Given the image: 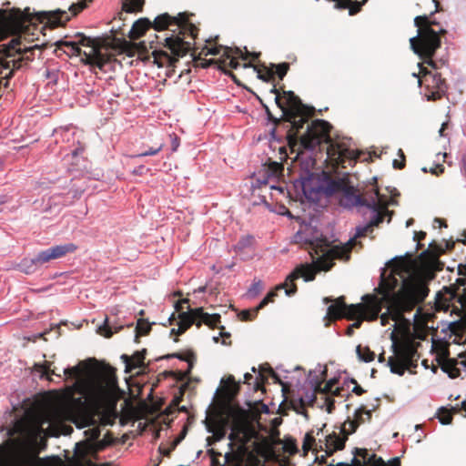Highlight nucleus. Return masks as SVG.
<instances>
[{
	"label": "nucleus",
	"mask_w": 466,
	"mask_h": 466,
	"mask_svg": "<svg viewBox=\"0 0 466 466\" xmlns=\"http://www.w3.org/2000/svg\"><path fill=\"white\" fill-rule=\"evenodd\" d=\"M375 291L382 295L387 311L380 315V323L386 326L389 319L400 322L406 312L412 311L421 304L430 291L427 283L412 276L402 266L391 268L388 276L381 274L380 282Z\"/></svg>",
	"instance_id": "obj_1"
},
{
	"label": "nucleus",
	"mask_w": 466,
	"mask_h": 466,
	"mask_svg": "<svg viewBox=\"0 0 466 466\" xmlns=\"http://www.w3.org/2000/svg\"><path fill=\"white\" fill-rule=\"evenodd\" d=\"M432 15L433 13L430 15H418L414 18L418 34L410 39V45L412 51L423 61L418 65L419 73H414L413 76L419 78V85L423 88V94L427 100L437 101L446 94V82L440 74L431 73L423 66V64L436 67L432 57L441 47V35L446 34V30L439 22L432 19Z\"/></svg>",
	"instance_id": "obj_2"
},
{
	"label": "nucleus",
	"mask_w": 466,
	"mask_h": 466,
	"mask_svg": "<svg viewBox=\"0 0 466 466\" xmlns=\"http://www.w3.org/2000/svg\"><path fill=\"white\" fill-rule=\"evenodd\" d=\"M273 84L269 89L270 94L275 95V102L282 111V117L276 118L269 108L263 105L268 119L275 125L289 123L286 137L292 151L298 146V136L304 125L308 123L309 117L314 114V108L302 103L300 98L293 91H285Z\"/></svg>",
	"instance_id": "obj_3"
},
{
	"label": "nucleus",
	"mask_w": 466,
	"mask_h": 466,
	"mask_svg": "<svg viewBox=\"0 0 466 466\" xmlns=\"http://www.w3.org/2000/svg\"><path fill=\"white\" fill-rule=\"evenodd\" d=\"M331 126L322 119L313 120L307 127L306 133L299 138V148L314 150L322 142L329 143L328 157L335 167L346 168L353 165L360 157V152L350 147L346 141H331L329 137Z\"/></svg>",
	"instance_id": "obj_4"
},
{
	"label": "nucleus",
	"mask_w": 466,
	"mask_h": 466,
	"mask_svg": "<svg viewBox=\"0 0 466 466\" xmlns=\"http://www.w3.org/2000/svg\"><path fill=\"white\" fill-rule=\"evenodd\" d=\"M192 14L179 13L177 16H172L167 13L157 15L151 27L156 31L171 30L174 34L165 38V46L171 54L177 57H183L191 49V44L184 40L180 35H187L195 39L198 34V28L190 21Z\"/></svg>",
	"instance_id": "obj_5"
},
{
	"label": "nucleus",
	"mask_w": 466,
	"mask_h": 466,
	"mask_svg": "<svg viewBox=\"0 0 466 466\" xmlns=\"http://www.w3.org/2000/svg\"><path fill=\"white\" fill-rule=\"evenodd\" d=\"M44 429L39 422H31L26 419H20L15 421L9 431V435L17 437L10 439L8 442L21 454L20 462L17 466H38L41 459L38 457V441L44 447L46 441L42 438Z\"/></svg>",
	"instance_id": "obj_6"
},
{
	"label": "nucleus",
	"mask_w": 466,
	"mask_h": 466,
	"mask_svg": "<svg viewBox=\"0 0 466 466\" xmlns=\"http://www.w3.org/2000/svg\"><path fill=\"white\" fill-rule=\"evenodd\" d=\"M76 36L77 41L56 42L57 50L63 46L67 47L72 56H83L82 60L85 64L98 67L100 70L116 60L114 54L102 52V46L97 39H92L82 33Z\"/></svg>",
	"instance_id": "obj_7"
},
{
	"label": "nucleus",
	"mask_w": 466,
	"mask_h": 466,
	"mask_svg": "<svg viewBox=\"0 0 466 466\" xmlns=\"http://www.w3.org/2000/svg\"><path fill=\"white\" fill-rule=\"evenodd\" d=\"M373 231V228L370 223L365 226L357 227L356 234L353 238H350L343 246L330 247L329 242L325 238H316L309 242V253L312 259L319 260V258H328L325 259L329 263L330 268L334 266V260L339 259L349 261L350 258V252L352 248L357 243V238L365 237L368 233Z\"/></svg>",
	"instance_id": "obj_8"
},
{
	"label": "nucleus",
	"mask_w": 466,
	"mask_h": 466,
	"mask_svg": "<svg viewBox=\"0 0 466 466\" xmlns=\"http://www.w3.org/2000/svg\"><path fill=\"white\" fill-rule=\"evenodd\" d=\"M327 258H328L326 257L320 259L319 258V260L312 259V264H301L295 268V269L287 276L284 283L277 285L267 294V296L257 306V309H262L269 302H273L275 298L278 297L279 290L285 289L287 296H293L298 290L295 283L298 279L303 278L305 281H312L315 279L318 272L329 270L331 265L325 261Z\"/></svg>",
	"instance_id": "obj_9"
},
{
	"label": "nucleus",
	"mask_w": 466,
	"mask_h": 466,
	"mask_svg": "<svg viewBox=\"0 0 466 466\" xmlns=\"http://www.w3.org/2000/svg\"><path fill=\"white\" fill-rule=\"evenodd\" d=\"M119 388L115 373L111 370L100 372L82 390L85 398L97 407H115L118 400Z\"/></svg>",
	"instance_id": "obj_10"
},
{
	"label": "nucleus",
	"mask_w": 466,
	"mask_h": 466,
	"mask_svg": "<svg viewBox=\"0 0 466 466\" xmlns=\"http://www.w3.org/2000/svg\"><path fill=\"white\" fill-rule=\"evenodd\" d=\"M391 338L393 340L392 350L394 356L389 358L388 366L392 373L402 376L406 370L417 367V361L420 357L417 348L420 343H416L410 339L397 341L394 334H392Z\"/></svg>",
	"instance_id": "obj_11"
},
{
	"label": "nucleus",
	"mask_w": 466,
	"mask_h": 466,
	"mask_svg": "<svg viewBox=\"0 0 466 466\" xmlns=\"http://www.w3.org/2000/svg\"><path fill=\"white\" fill-rule=\"evenodd\" d=\"M76 249V246L73 243L57 245L39 252L33 258H24L18 267L22 272L25 274H32L43 264L47 263L53 259L65 257L66 254L72 253Z\"/></svg>",
	"instance_id": "obj_12"
},
{
	"label": "nucleus",
	"mask_w": 466,
	"mask_h": 466,
	"mask_svg": "<svg viewBox=\"0 0 466 466\" xmlns=\"http://www.w3.org/2000/svg\"><path fill=\"white\" fill-rule=\"evenodd\" d=\"M41 46L34 45L26 46L20 38L12 39L8 45L0 46V58L8 62L10 67L19 69L22 66V61H31L34 58V51L40 50Z\"/></svg>",
	"instance_id": "obj_13"
},
{
	"label": "nucleus",
	"mask_w": 466,
	"mask_h": 466,
	"mask_svg": "<svg viewBox=\"0 0 466 466\" xmlns=\"http://www.w3.org/2000/svg\"><path fill=\"white\" fill-rule=\"evenodd\" d=\"M329 187L332 191L342 193L339 204L344 208L367 207L369 204L370 188L363 194H360L354 187L350 186L345 179L340 178L331 181Z\"/></svg>",
	"instance_id": "obj_14"
},
{
	"label": "nucleus",
	"mask_w": 466,
	"mask_h": 466,
	"mask_svg": "<svg viewBox=\"0 0 466 466\" xmlns=\"http://www.w3.org/2000/svg\"><path fill=\"white\" fill-rule=\"evenodd\" d=\"M324 302H334L329 305L327 309V318L329 320H337L342 318L350 320L363 319L364 305L361 303L347 305L344 296H340L334 300L327 297L324 299Z\"/></svg>",
	"instance_id": "obj_15"
},
{
	"label": "nucleus",
	"mask_w": 466,
	"mask_h": 466,
	"mask_svg": "<svg viewBox=\"0 0 466 466\" xmlns=\"http://www.w3.org/2000/svg\"><path fill=\"white\" fill-rule=\"evenodd\" d=\"M390 201L385 199L384 196L380 194L377 187H372L370 191V200L367 206L368 208L374 212L373 218L369 222L372 228L378 227L382 223L386 217H388V223L390 222L393 211H390L388 207Z\"/></svg>",
	"instance_id": "obj_16"
},
{
	"label": "nucleus",
	"mask_w": 466,
	"mask_h": 466,
	"mask_svg": "<svg viewBox=\"0 0 466 466\" xmlns=\"http://www.w3.org/2000/svg\"><path fill=\"white\" fill-rule=\"evenodd\" d=\"M149 48L153 49L151 56L148 54V48L144 41L136 43V53L138 54L140 59L143 61H148L152 56L154 64L157 65L158 67H163L164 66H175V63L177 62L179 58L174 56L172 54H168L167 51L156 49L153 41L150 42Z\"/></svg>",
	"instance_id": "obj_17"
},
{
	"label": "nucleus",
	"mask_w": 466,
	"mask_h": 466,
	"mask_svg": "<svg viewBox=\"0 0 466 466\" xmlns=\"http://www.w3.org/2000/svg\"><path fill=\"white\" fill-rule=\"evenodd\" d=\"M339 431H333L325 436L324 441L319 440V450L324 451L326 457L333 455L338 451H342L345 448L346 441L349 437V432L344 427H339Z\"/></svg>",
	"instance_id": "obj_18"
},
{
	"label": "nucleus",
	"mask_w": 466,
	"mask_h": 466,
	"mask_svg": "<svg viewBox=\"0 0 466 466\" xmlns=\"http://www.w3.org/2000/svg\"><path fill=\"white\" fill-rule=\"evenodd\" d=\"M353 459L351 463L339 462L336 465L328 466H386L384 460L378 457L375 453H370L367 449L355 448L353 451Z\"/></svg>",
	"instance_id": "obj_19"
},
{
	"label": "nucleus",
	"mask_w": 466,
	"mask_h": 466,
	"mask_svg": "<svg viewBox=\"0 0 466 466\" xmlns=\"http://www.w3.org/2000/svg\"><path fill=\"white\" fill-rule=\"evenodd\" d=\"M238 57H240V56L235 53V49L225 47L221 57L218 59V67L230 76L234 82L239 85L236 76L232 72L228 71V68L237 69L240 66V63L238 61Z\"/></svg>",
	"instance_id": "obj_20"
},
{
	"label": "nucleus",
	"mask_w": 466,
	"mask_h": 466,
	"mask_svg": "<svg viewBox=\"0 0 466 466\" xmlns=\"http://www.w3.org/2000/svg\"><path fill=\"white\" fill-rule=\"evenodd\" d=\"M362 299L364 300V311H363V319L367 320H376L379 318V315L384 307V300H382V296L379 298L376 295H365Z\"/></svg>",
	"instance_id": "obj_21"
},
{
	"label": "nucleus",
	"mask_w": 466,
	"mask_h": 466,
	"mask_svg": "<svg viewBox=\"0 0 466 466\" xmlns=\"http://www.w3.org/2000/svg\"><path fill=\"white\" fill-rule=\"evenodd\" d=\"M264 372L268 373L275 380V382L280 383L283 386V391L286 390V385H283L282 381L279 378V376L275 373L271 367L263 368L260 367V372L258 377L255 378L250 373H246L244 375V383L251 385L253 384V390L255 391L263 390L265 391L264 383L267 380V378L264 377Z\"/></svg>",
	"instance_id": "obj_22"
},
{
	"label": "nucleus",
	"mask_w": 466,
	"mask_h": 466,
	"mask_svg": "<svg viewBox=\"0 0 466 466\" xmlns=\"http://www.w3.org/2000/svg\"><path fill=\"white\" fill-rule=\"evenodd\" d=\"M30 19L19 9L10 11L0 9V25L5 26L20 27Z\"/></svg>",
	"instance_id": "obj_23"
},
{
	"label": "nucleus",
	"mask_w": 466,
	"mask_h": 466,
	"mask_svg": "<svg viewBox=\"0 0 466 466\" xmlns=\"http://www.w3.org/2000/svg\"><path fill=\"white\" fill-rule=\"evenodd\" d=\"M147 350L143 349L142 350L136 351L132 356H128L127 354H123L121 359L126 365V372H131L133 370L137 368L145 367L144 360L146 358Z\"/></svg>",
	"instance_id": "obj_24"
},
{
	"label": "nucleus",
	"mask_w": 466,
	"mask_h": 466,
	"mask_svg": "<svg viewBox=\"0 0 466 466\" xmlns=\"http://www.w3.org/2000/svg\"><path fill=\"white\" fill-rule=\"evenodd\" d=\"M224 48L225 47H222V46H215V47H212V48H208V47H205L202 49V51L196 56H194V62H195V66H200L202 68H208V66H210L211 65L213 64H216L218 65V60H215V59H206L204 57H202V56H208V55H213V56H217V55H219L221 51L224 52Z\"/></svg>",
	"instance_id": "obj_25"
},
{
	"label": "nucleus",
	"mask_w": 466,
	"mask_h": 466,
	"mask_svg": "<svg viewBox=\"0 0 466 466\" xmlns=\"http://www.w3.org/2000/svg\"><path fill=\"white\" fill-rule=\"evenodd\" d=\"M362 415L367 416L368 421L371 420V410H366L364 406H361L355 411V420H348L340 427L345 426V429L347 430V432H349V435L355 432L359 425L365 421V420L362 418Z\"/></svg>",
	"instance_id": "obj_26"
},
{
	"label": "nucleus",
	"mask_w": 466,
	"mask_h": 466,
	"mask_svg": "<svg viewBox=\"0 0 466 466\" xmlns=\"http://www.w3.org/2000/svg\"><path fill=\"white\" fill-rule=\"evenodd\" d=\"M243 67H253L258 74V77L264 82L272 83L275 81V73L274 70L272 69L271 64L268 66L264 64L255 66L251 62H248L244 63Z\"/></svg>",
	"instance_id": "obj_27"
},
{
	"label": "nucleus",
	"mask_w": 466,
	"mask_h": 466,
	"mask_svg": "<svg viewBox=\"0 0 466 466\" xmlns=\"http://www.w3.org/2000/svg\"><path fill=\"white\" fill-rule=\"evenodd\" d=\"M151 28V21L148 18H140L136 21L129 32V37L133 40L138 39Z\"/></svg>",
	"instance_id": "obj_28"
},
{
	"label": "nucleus",
	"mask_w": 466,
	"mask_h": 466,
	"mask_svg": "<svg viewBox=\"0 0 466 466\" xmlns=\"http://www.w3.org/2000/svg\"><path fill=\"white\" fill-rule=\"evenodd\" d=\"M43 15L47 19V24L51 28L63 25L66 21L69 20V16L66 11L57 10L53 13H45Z\"/></svg>",
	"instance_id": "obj_29"
},
{
	"label": "nucleus",
	"mask_w": 466,
	"mask_h": 466,
	"mask_svg": "<svg viewBox=\"0 0 466 466\" xmlns=\"http://www.w3.org/2000/svg\"><path fill=\"white\" fill-rule=\"evenodd\" d=\"M178 318V328H177V335H182L187 329H189L193 324L196 325V321L194 319V315L192 313V309L188 308L187 312H181L177 315Z\"/></svg>",
	"instance_id": "obj_30"
},
{
	"label": "nucleus",
	"mask_w": 466,
	"mask_h": 466,
	"mask_svg": "<svg viewBox=\"0 0 466 466\" xmlns=\"http://www.w3.org/2000/svg\"><path fill=\"white\" fill-rule=\"evenodd\" d=\"M458 365L466 368V360L457 361L455 360L448 359L442 363L441 369L444 372L448 373L449 377L455 379L461 375V370Z\"/></svg>",
	"instance_id": "obj_31"
},
{
	"label": "nucleus",
	"mask_w": 466,
	"mask_h": 466,
	"mask_svg": "<svg viewBox=\"0 0 466 466\" xmlns=\"http://www.w3.org/2000/svg\"><path fill=\"white\" fill-rule=\"evenodd\" d=\"M228 424V419H220L213 423L212 426H208V431L212 432L213 435L210 439L214 441H221L226 435V428Z\"/></svg>",
	"instance_id": "obj_32"
},
{
	"label": "nucleus",
	"mask_w": 466,
	"mask_h": 466,
	"mask_svg": "<svg viewBox=\"0 0 466 466\" xmlns=\"http://www.w3.org/2000/svg\"><path fill=\"white\" fill-rule=\"evenodd\" d=\"M161 360H170V359H178L180 360L186 361L188 364V369L192 370L194 366V362L196 361V354L192 350H187L184 352H176L171 354H167L160 358Z\"/></svg>",
	"instance_id": "obj_33"
},
{
	"label": "nucleus",
	"mask_w": 466,
	"mask_h": 466,
	"mask_svg": "<svg viewBox=\"0 0 466 466\" xmlns=\"http://www.w3.org/2000/svg\"><path fill=\"white\" fill-rule=\"evenodd\" d=\"M224 382V393L226 398L229 400H233L239 391L240 386L239 383L235 381V379L232 375H229Z\"/></svg>",
	"instance_id": "obj_34"
},
{
	"label": "nucleus",
	"mask_w": 466,
	"mask_h": 466,
	"mask_svg": "<svg viewBox=\"0 0 466 466\" xmlns=\"http://www.w3.org/2000/svg\"><path fill=\"white\" fill-rule=\"evenodd\" d=\"M314 431H308L305 434L303 444H302V450L305 454H307L309 451H319V442L316 441Z\"/></svg>",
	"instance_id": "obj_35"
},
{
	"label": "nucleus",
	"mask_w": 466,
	"mask_h": 466,
	"mask_svg": "<svg viewBox=\"0 0 466 466\" xmlns=\"http://www.w3.org/2000/svg\"><path fill=\"white\" fill-rule=\"evenodd\" d=\"M192 313L198 328H200L202 324L207 325L208 319L212 315L205 312L203 308L192 309Z\"/></svg>",
	"instance_id": "obj_36"
},
{
	"label": "nucleus",
	"mask_w": 466,
	"mask_h": 466,
	"mask_svg": "<svg viewBox=\"0 0 466 466\" xmlns=\"http://www.w3.org/2000/svg\"><path fill=\"white\" fill-rule=\"evenodd\" d=\"M144 4L145 0H125L123 9L127 13L140 12Z\"/></svg>",
	"instance_id": "obj_37"
},
{
	"label": "nucleus",
	"mask_w": 466,
	"mask_h": 466,
	"mask_svg": "<svg viewBox=\"0 0 466 466\" xmlns=\"http://www.w3.org/2000/svg\"><path fill=\"white\" fill-rule=\"evenodd\" d=\"M51 361L45 360L43 363H35L34 369L35 371L41 373V377L49 379L51 374H56L54 370H51Z\"/></svg>",
	"instance_id": "obj_38"
},
{
	"label": "nucleus",
	"mask_w": 466,
	"mask_h": 466,
	"mask_svg": "<svg viewBox=\"0 0 466 466\" xmlns=\"http://www.w3.org/2000/svg\"><path fill=\"white\" fill-rule=\"evenodd\" d=\"M356 351L359 358L365 362L372 361L375 359V353L371 351L369 347H362L359 345Z\"/></svg>",
	"instance_id": "obj_39"
},
{
	"label": "nucleus",
	"mask_w": 466,
	"mask_h": 466,
	"mask_svg": "<svg viewBox=\"0 0 466 466\" xmlns=\"http://www.w3.org/2000/svg\"><path fill=\"white\" fill-rule=\"evenodd\" d=\"M151 330V325L145 319H138L136 327V341L138 342L139 336L147 335Z\"/></svg>",
	"instance_id": "obj_40"
},
{
	"label": "nucleus",
	"mask_w": 466,
	"mask_h": 466,
	"mask_svg": "<svg viewBox=\"0 0 466 466\" xmlns=\"http://www.w3.org/2000/svg\"><path fill=\"white\" fill-rule=\"evenodd\" d=\"M112 329L113 328L108 323V319H106L104 324L101 325L100 327H98L97 331H98L99 334L103 335L104 337L110 338V337H112V335L114 333L118 332L122 329V327L121 326L120 327H115L114 330H112Z\"/></svg>",
	"instance_id": "obj_41"
},
{
	"label": "nucleus",
	"mask_w": 466,
	"mask_h": 466,
	"mask_svg": "<svg viewBox=\"0 0 466 466\" xmlns=\"http://www.w3.org/2000/svg\"><path fill=\"white\" fill-rule=\"evenodd\" d=\"M272 69L274 70L275 76H277L279 80H282L289 70V64L283 62L280 64H271Z\"/></svg>",
	"instance_id": "obj_42"
},
{
	"label": "nucleus",
	"mask_w": 466,
	"mask_h": 466,
	"mask_svg": "<svg viewBox=\"0 0 466 466\" xmlns=\"http://www.w3.org/2000/svg\"><path fill=\"white\" fill-rule=\"evenodd\" d=\"M264 285L263 282L258 280H254L249 289H248L247 296L249 298H256L260 294L263 290Z\"/></svg>",
	"instance_id": "obj_43"
},
{
	"label": "nucleus",
	"mask_w": 466,
	"mask_h": 466,
	"mask_svg": "<svg viewBox=\"0 0 466 466\" xmlns=\"http://www.w3.org/2000/svg\"><path fill=\"white\" fill-rule=\"evenodd\" d=\"M259 310L260 309H257V307L241 310L238 314V318L241 321H251L257 317Z\"/></svg>",
	"instance_id": "obj_44"
},
{
	"label": "nucleus",
	"mask_w": 466,
	"mask_h": 466,
	"mask_svg": "<svg viewBox=\"0 0 466 466\" xmlns=\"http://www.w3.org/2000/svg\"><path fill=\"white\" fill-rule=\"evenodd\" d=\"M438 418L441 424H450L452 420V414L448 409L442 407L438 411Z\"/></svg>",
	"instance_id": "obj_45"
},
{
	"label": "nucleus",
	"mask_w": 466,
	"mask_h": 466,
	"mask_svg": "<svg viewBox=\"0 0 466 466\" xmlns=\"http://www.w3.org/2000/svg\"><path fill=\"white\" fill-rule=\"evenodd\" d=\"M440 249H441V248L437 247V245L434 242H432V243L430 244V248L425 250V251H423L420 254V258H425L427 257H431V258L433 260H435L437 258L438 252H439Z\"/></svg>",
	"instance_id": "obj_46"
},
{
	"label": "nucleus",
	"mask_w": 466,
	"mask_h": 466,
	"mask_svg": "<svg viewBox=\"0 0 466 466\" xmlns=\"http://www.w3.org/2000/svg\"><path fill=\"white\" fill-rule=\"evenodd\" d=\"M110 445V441H105L103 439L101 441H96L95 442L89 445V451L91 452H98L105 450L106 447Z\"/></svg>",
	"instance_id": "obj_47"
},
{
	"label": "nucleus",
	"mask_w": 466,
	"mask_h": 466,
	"mask_svg": "<svg viewBox=\"0 0 466 466\" xmlns=\"http://www.w3.org/2000/svg\"><path fill=\"white\" fill-rule=\"evenodd\" d=\"M110 445V441H105L103 439L101 441H96L95 442L89 445V451L91 452H98L105 450L106 447Z\"/></svg>",
	"instance_id": "obj_48"
},
{
	"label": "nucleus",
	"mask_w": 466,
	"mask_h": 466,
	"mask_svg": "<svg viewBox=\"0 0 466 466\" xmlns=\"http://www.w3.org/2000/svg\"><path fill=\"white\" fill-rule=\"evenodd\" d=\"M121 50L128 56H134L136 54V43L124 40L121 44Z\"/></svg>",
	"instance_id": "obj_49"
},
{
	"label": "nucleus",
	"mask_w": 466,
	"mask_h": 466,
	"mask_svg": "<svg viewBox=\"0 0 466 466\" xmlns=\"http://www.w3.org/2000/svg\"><path fill=\"white\" fill-rule=\"evenodd\" d=\"M65 375L71 379H78L82 376L83 370L78 366L66 368L64 370Z\"/></svg>",
	"instance_id": "obj_50"
},
{
	"label": "nucleus",
	"mask_w": 466,
	"mask_h": 466,
	"mask_svg": "<svg viewBox=\"0 0 466 466\" xmlns=\"http://www.w3.org/2000/svg\"><path fill=\"white\" fill-rule=\"evenodd\" d=\"M337 382H338V380L336 379H331L329 381H327V383L325 384V386L323 388H321L320 385L317 386L316 391L322 392L325 394H330V392H332L333 388H334L335 384H337Z\"/></svg>",
	"instance_id": "obj_51"
},
{
	"label": "nucleus",
	"mask_w": 466,
	"mask_h": 466,
	"mask_svg": "<svg viewBox=\"0 0 466 466\" xmlns=\"http://www.w3.org/2000/svg\"><path fill=\"white\" fill-rule=\"evenodd\" d=\"M268 171L271 173V175H273L275 177H279V176L282 175V173L284 171V167L281 163L271 162L268 165Z\"/></svg>",
	"instance_id": "obj_52"
},
{
	"label": "nucleus",
	"mask_w": 466,
	"mask_h": 466,
	"mask_svg": "<svg viewBox=\"0 0 466 466\" xmlns=\"http://www.w3.org/2000/svg\"><path fill=\"white\" fill-rule=\"evenodd\" d=\"M361 8L362 6L360 4V2L353 0H350V3L348 4V6L346 7V9H349L350 15H355L359 14L361 11Z\"/></svg>",
	"instance_id": "obj_53"
},
{
	"label": "nucleus",
	"mask_w": 466,
	"mask_h": 466,
	"mask_svg": "<svg viewBox=\"0 0 466 466\" xmlns=\"http://www.w3.org/2000/svg\"><path fill=\"white\" fill-rule=\"evenodd\" d=\"M245 53L242 52L239 48H235V53L240 56V58L246 61L248 57H251L253 60H256L259 57L260 53H250L245 48Z\"/></svg>",
	"instance_id": "obj_54"
},
{
	"label": "nucleus",
	"mask_w": 466,
	"mask_h": 466,
	"mask_svg": "<svg viewBox=\"0 0 466 466\" xmlns=\"http://www.w3.org/2000/svg\"><path fill=\"white\" fill-rule=\"evenodd\" d=\"M163 145L160 144L157 147H150L148 150L141 152L139 154L132 156L133 157H147V156H154L157 155L158 152L162 150Z\"/></svg>",
	"instance_id": "obj_55"
},
{
	"label": "nucleus",
	"mask_w": 466,
	"mask_h": 466,
	"mask_svg": "<svg viewBox=\"0 0 466 466\" xmlns=\"http://www.w3.org/2000/svg\"><path fill=\"white\" fill-rule=\"evenodd\" d=\"M100 433H101V431H100L99 427H94V428L89 429L85 431V434L88 437L89 441H94V442L96 440H98Z\"/></svg>",
	"instance_id": "obj_56"
},
{
	"label": "nucleus",
	"mask_w": 466,
	"mask_h": 466,
	"mask_svg": "<svg viewBox=\"0 0 466 466\" xmlns=\"http://www.w3.org/2000/svg\"><path fill=\"white\" fill-rule=\"evenodd\" d=\"M398 155L401 158V161H399L398 159H394L393 163H392L393 167L396 169H403L406 165V159H405V155H404V152L402 151V149H399Z\"/></svg>",
	"instance_id": "obj_57"
},
{
	"label": "nucleus",
	"mask_w": 466,
	"mask_h": 466,
	"mask_svg": "<svg viewBox=\"0 0 466 466\" xmlns=\"http://www.w3.org/2000/svg\"><path fill=\"white\" fill-rule=\"evenodd\" d=\"M86 7V4L85 1H81L76 4H72L69 7V11L72 13V15H78L82 10Z\"/></svg>",
	"instance_id": "obj_58"
},
{
	"label": "nucleus",
	"mask_w": 466,
	"mask_h": 466,
	"mask_svg": "<svg viewBox=\"0 0 466 466\" xmlns=\"http://www.w3.org/2000/svg\"><path fill=\"white\" fill-rule=\"evenodd\" d=\"M191 370H189L187 368V370L186 371L177 370V371H171L170 373H171V375H173L175 377V379L177 380L183 381L189 376V374L191 373Z\"/></svg>",
	"instance_id": "obj_59"
},
{
	"label": "nucleus",
	"mask_w": 466,
	"mask_h": 466,
	"mask_svg": "<svg viewBox=\"0 0 466 466\" xmlns=\"http://www.w3.org/2000/svg\"><path fill=\"white\" fill-rule=\"evenodd\" d=\"M187 387V383H185L183 384L180 389H179V395L178 396H175L174 399L172 400L171 401V406L172 407H177L178 406V404L180 403V401L182 400V398L184 396V393H185V390Z\"/></svg>",
	"instance_id": "obj_60"
},
{
	"label": "nucleus",
	"mask_w": 466,
	"mask_h": 466,
	"mask_svg": "<svg viewBox=\"0 0 466 466\" xmlns=\"http://www.w3.org/2000/svg\"><path fill=\"white\" fill-rule=\"evenodd\" d=\"M285 451L289 454H295L298 451V447L294 440L287 441L284 445Z\"/></svg>",
	"instance_id": "obj_61"
},
{
	"label": "nucleus",
	"mask_w": 466,
	"mask_h": 466,
	"mask_svg": "<svg viewBox=\"0 0 466 466\" xmlns=\"http://www.w3.org/2000/svg\"><path fill=\"white\" fill-rule=\"evenodd\" d=\"M220 320L221 316L219 314H212L208 319L207 326H208L210 329H215L220 323Z\"/></svg>",
	"instance_id": "obj_62"
},
{
	"label": "nucleus",
	"mask_w": 466,
	"mask_h": 466,
	"mask_svg": "<svg viewBox=\"0 0 466 466\" xmlns=\"http://www.w3.org/2000/svg\"><path fill=\"white\" fill-rule=\"evenodd\" d=\"M186 434H187V429L184 428L183 431H181V433L179 434V436L173 441L171 449L166 451L164 452V454L166 456H168L170 454L171 451L174 450L176 448V446L185 438Z\"/></svg>",
	"instance_id": "obj_63"
},
{
	"label": "nucleus",
	"mask_w": 466,
	"mask_h": 466,
	"mask_svg": "<svg viewBox=\"0 0 466 466\" xmlns=\"http://www.w3.org/2000/svg\"><path fill=\"white\" fill-rule=\"evenodd\" d=\"M449 410L451 411L452 415L455 413H460L461 411H464L465 412L464 417H466V400H463L461 405L457 404V405L451 407V409Z\"/></svg>",
	"instance_id": "obj_64"
}]
</instances>
